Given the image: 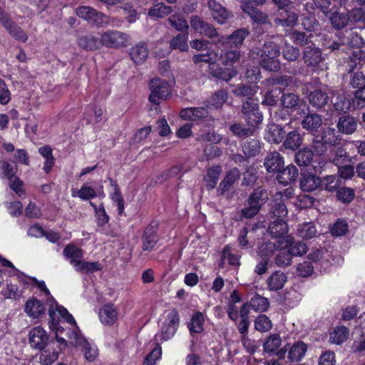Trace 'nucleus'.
<instances>
[{
    "label": "nucleus",
    "mask_w": 365,
    "mask_h": 365,
    "mask_svg": "<svg viewBox=\"0 0 365 365\" xmlns=\"http://www.w3.org/2000/svg\"><path fill=\"white\" fill-rule=\"evenodd\" d=\"M27 285H31L36 287L40 292L49 296L47 300L48 306V315H49V328L55 331L56 339L60 346L64 347L67 346V341L60 336L59 335L63 333L64 329L59 324L61 320L67 322L68 324L73 326V328L68 332V335L71 333L77 326L76 322L73 317L64 308L62 305L59 304L53 297L50 296V292L46 287L44 281H38L36 278L26 276L24 274V287Z\"/></svg>",
    "instance_id": "nucleus-1"
},
{
    "label": "nucleus",
    "mask_w": 365,
    "mask_h": 365,
    "mask_svg": "<svg viewBox=\"0 0 365 365\" xmlns=\"http://www.w3.org/2000/svg\"><path fill=\"white\" fill-rule=\"evenodd\" d=\"M258 102L251 98H248L242 106V113L247 127L241 124H234L230 127L231 131L236 136L242 138L252 135L255 128L262 121V115L258 110Z\"/></svg>",
    "instance_id": "nucleus-2"
},
{
    "label": "nucleus",
    "mask_w": 365,
    "mask_h": 365,
    "mask_svg": "<svg viewBox=\"0 0 365 365\" xmlns=\"http://www.w3.org/2000/svg\"><path fill=\"white\" fill-rule=\"evenodd\" d=\"M180 324V316L175 309L165 312L159 321L160 330L155 334L157 341H165L171 339L175 334Z\"/></svg>",
    "instance_id": "nucleus-3"
},
{
    "label": "nucleus",
    "mask_w": 365,
    "mask_h": 365,
    "mask_svg": "<svg viewBox=\"0 0 365 365\" xmlns=\"http://www.w3.org/2000/svg\"><path fill=\"white\" fill-rule=\"evenodd\" d=\"M16 162L13 160H0V178L9 180V186L16 195L23 194V181L16 175Z\"/></svg>",
    "instance_id": "nucleus-4"
},
{
    "label": "nucleus",
    "mask_w": 365,
    "mask_h": 365,
    "mask_svg": "<svg viewBox=\"0 0 365 365\" xmlns=\"http://www.w3.org/2000/svg\"><path fill=\"white\" fill-rule=\"evenodd\" d=\"M217 58V54L215 52L210 51L206 54H197L192 57V61L195 63L205 62L209 63V70L212 75L216 78H219L223 81H229L231 78L235 76L237 73L236 70L233 68H227L222 71L219 68L215 61Z\"/></svg>",
    "instance_id": "nucleus-5"
},
{
    "label": "nucleus",
    "mask_w": 365,
    "mask_h": 365,
    "mask_svg": "<svg viewBox=\"0 0 365 365\" xmlns=\"http://www.w3.org/2000/svg\"><path fill=\"white\" fill-rule=\"evenodd\" d=\"M68 339L70 343L75 347L82 348L84 356L89 361H94L98 354V349L96 346L89 342L81 334L78 326L68 334Z\"/></svg>",
    "instance_id": "nucleus-6"
},
{
    "label": "nucleus",
    "mask_w": 365,
    "mask_h": 365,
    "mask_svg": "<svg viewBox=\"0 0 365 365\" xmlns=\"http://www.w3.org/2000/svg\"><path fill=\"white\" fill-rule=\"evenodd\" d=\"M287 214L286 206L283 203L277 204L273 210V215L276 219L269 227L272 236L275 238H281V242H284V238L288 232V225L282 218Z\"/></svg>",
    "instance_id": "nucleus-7"
},
{
    "label": "nucleus",
    "mask_w": 365,
    "mask_h": 365,
    "mask_svg": "<svg viewBox=\"0 0 365 365\" xmlns=\"http://www.w3.org/2000/svg\"><path fill=\"white\" fill-rule=\"evenodd\" d=\"M175 83L173 79L167 81L160 78H154L150 83V94L149 101L158 105L170 94L171 88Z\"/></svg>",
    "instance_id": "nucleus-8"
},
{
    "label": "nucleus",
    "mask_w": 365,
    "mask_h": 365,
    "mask_svg": "<svg viewBox=\"0 0 365 365\" xmlns=\"http://www.w3.org/2000/svg\"><path fill=\"white\" fill-rule=\"evenodd\" d=\"M279 55V48L272 42L265 43L260 54V63L267 70L271 71H278L280 68L277 57Z\"/></svg>",
    "instance_id": "nucleus-9"
},
{
    "label": "nucleus",
    "mask_w": 365,
    "mask_h": 365,
    "mask_svg": "<svg viewBox=\"0 0 365 365\" xmlns=\"http://www.w3.org/2000/svg\"><path fill=\"white\" fill-rule=\"evenodd\" d=\"M129 38L128 35L118 31H107L101 35V46L118 48L127 46Z\"/></svg>",
    "instance_id": "nucleus-10"
},
{
    "label": "nucleus",
    "mask_w": 365,
    "mask_h": 365,
    "mask_svg": "<svg viewBox=\"0 0 365 365\" xmlns=\"http://www.w3.org/2000/svg\"><path fill=\"white\" fill-rule=\"evenodd\" d=\"M76 14L87 21L101 26L109 23V18L103 13L89 6H80L76 9Z\"/></svg>",
    "instance_id": "nucleus-11"
},
{
    "label": "nucleus",
    "mask_w": 365,
    "mask_h": 365,
    "mask_svg": "<svg viewBox=\"0 0 365 365\" xmlns=\"http://www.w3.org/2000/svg\"><path fill=\"white\" fill-rule=\"evenodd\" d=\"M267 199V194L264 190H256L250 197L249 206L242 210V215L248 218L253 217L258 213Z\"/></svg>",
    "instance_id": "nucleus-12"
},
{
    "label": "nucleus",
    "mask_w": 365,
    "mask_h": 365,
    "mask_svg": "<svg viewBox=\"0 0 365 365\" xmlns=\"http://www.w3.org/2000/svg\"><path fill=\"white\" fill-rule=\"evenodd\" d=\"M29 339L32 347L42 349L47 344L48 336L41 327L38 326L35 327L29 331Z\"/></svg>",
    "instance_id": "nucleus-13"
},
{
    "label": "nucleus",
    "mask_w": 365,
    "mask_h": 365,
    "mask_svg": "<svg viewBox=\"0 0 365 365\" xmlns=\"http://www.w3.org/2000/svg\"><path fill=\"white\" fill-rule=\"evenodd\" d=\"M118 312L113 304H106L102 306L98 311L100 322L106 326L113 325L118 320Z\"/></svg>",
    "instance_id": "nucleus-14"
},
{
    "label": "nucleus",
    "mask_w": 365,
    "mask_h": 365,
    "mask_svg": "<svg viewBox=\"0 0 365 365\" xmlns=\"http://www.w3.org/2000/svg\"><path fill=\"white\" fill-rule=\"evenodd\" d=\"M71 195L73 197H79L82 200H88L96 197L100 198L105 197L103 190L97 192L88 184H83L80 189H71Z\"/></svg>",
    "instance_id": "nucleus-15"
},
{
    "label": "nucleus",
    "mask_w": 365,
    "mask_h": 365,
    "mask_svg": "<svg viewBox=\"0 0 365 365\" xmlns=\"http://www.w3.org/2000/svg\"><path fill=\"white\" fill-rule=\"evenodd\" d=\"M284 164L283 157L277 152L269 153L264 159V167L269 173L280 171Z\"/></svg>",
    "instance_id": "nucleus-16"
},
{
    "label": "nucleus",
    "mask_w": 365,
    "mask_h": 365,
    "mask_svg": "<svg viewBox=\"0 0 365 365\" xmlns=\"http://www.w3.org/2000/svg\"><path fill=\"white\" fill-rule=\"evenodd\" d=\"M284 248H287L292 257H300L308 252L307 246L302 242H294L292 237L287 236L284 238Z\"/></svg>",
    "instance_id": "nucleus-17"
},
{
    "label": "nucleus",
    "mask_w": 365,
    "mask_h": 365,
    "mask_svg": "<svg viewBox=\"0 0 365 365\" xmlns=\"http://www.w3.org/2000/svg\"><path fill=\"white\" fill-rule=\"evenodd\" d=\"M0 24L16 38H22V33L16 31V24L1 6H0Z\"/></svg>",
    "instance_id": "nucleus-18"
},
{
    "label": "nucleus",
    "mask_w": 365,
    "mask_h": 365,
    "mask_svg": "<svg viewBox=\"0 0 365 365\" xmlns=\"http://www.w3.org/2000/svg\"><path fill=\"white\" fill-rule=\"evenodd\" d=\"M208 6L213 18L220 24H224L230 17L228 11L215 0H209Z\"/></svg>",
    "instance_id": "nucleus-19"
},
{
    "label": "nucleus",
    "mask_w": 365,
    "mask_h": 365,
    "mask_svg": "<svg viewBox=\"0 0 365 365\" xmlns=\"http://www.w3.org/2000/svg\"><path fill=\"white\" fill-rule=\"evenodd\" d=\"M208 112L204 108H186L181 110L180 117L185 120H197L207 116Z\"/></svg>",
    "instance_id": "nucleus-20"
},
{
    "label": "nucleus",
    "mask_w": 365,
    "mask_h": 365,
    "mask_svg": "<svg viewBox=\"0 0 365 365\" xmlns=\"http://www.w3.org/2000/svg\"><path fill=\"white\" fill-rule=\"evenodd\" d=\"M287 280V277L284 273L277 271L268 277L267 283L269 290L277 291L283 288Z\"/></svg>",
    "instance_id": "nucleus-21"
},
{
    "label": "nucleus",
    "mask_w": 365,
    "mask_h": 365,
    "mask_svg": "<svg viewBox=\"0 0 365 365\" xmlns=\"http://www.w3.org/2000/svg\"><path fill=\"white\" fill-rule=\"evenodd\" d=\"M349 330L344 326H336L329 333V342L340 345L346 341Z\"/></svg>",
    "instance_id": "nucleus-22"
},
{
    "label": "nucleus",
    "mask_w": 365,
    "mask_h": 365,
    "mask_svg": "<svg viewBox=\"0 0 365 365\" xmlns=\"http://www.w3.org/2000/svg\"><path fill=\"white\" fill-rule=\"evenodd\" d=\"M299 185L304 192H312L320 187L321 179L314 175H304L300 180Z\"/></svg>",
    "instance_id": "nucleus-23"
},
{
    "label": "nucleus",
    "mask_w": 365,
    "mask_h": 365,
    "mask_svg": "<svg viewBox=\"0 0 365 365\" xmlns=\"http://www.w3.org/2000/svg\"><path fill=\"white\" fill-rule=\"evenodd\" d=\"M24 310L28 316L33 318H38L43 314L45 308L43 304L36 299H31L26 302Z\"/></svg>",
    "instance_id": "nucleus-24"
},
{
    "label": "nucleus",
    "mask_w": 365,
    "mask_h": 365,
    "mask_svg": "<svg viewBox=\"0 0 365 365\" xmlns=\"http://www.w3.org/2000/svg\"><path fill=\"white\" fill-rule=\"evenodd\" d=\"M204 314L200 312H195L187 324L190 334L202 333L204 330Z\"/></svg>",
    "instance_id": "nucleus-25"
},
{
    "label": "nucleus",
    "mask_w": 365,
    "mask_h": 365,
    "mask_svg": "<svg viewBox=\"0 0 365 365\" xmlns=\"http://www.w3.org/2000/svg\"><path fill=\"white\" fill-rule=\"evenodd\" d=\"M297 176V168L293 165H289L286 168L279 172V174L277 176V180L281 184L288 185L295 181Z\"/></svg>",
    "instance_id": "nucleus-26"
},
{
    "label": "nucleus",
    "mask_w": 365,
    "mask_h": 365,
    "mask_svg": "<svg viewBox=\"0 0 365 365\" xmlns=\"http://www.w3.org/2000/svg\"><path fill=\"white\" fill-rule=\"evenodd\" d=\"M284 131L276 124H270L265 133V139L270 143H279L284 138Z\"/></svg>",
    "instance_id": "nucleus-27"
},
{
    "label": "nucleus",
    "mask_w": 365,
    "mask_h": 365,
    "mask_svg": "<svg viewBox=\"0 0 365 365\" xmlns=\"http://www.w3.org/2000/svg\"><path fill=\"white\" fill-rule=\"evenodd\" d=\"M74 269L76 272L83 274L92 273L96 271L101 270L103 268L102 264L98 262H86L83 259L79 262H74Z\"/></svg>",
    "instance_id": "nucleus-28"
},
{
    "label": "nucleus",
    "mask_w": 365,
    "mask_h": 365,
    "mask_svg": "<svg viewBox=\"0 0 365 365\" xmlns=\"http://www.w3.org/2000/svg\"><path fill=\"white\" fill-rule=\"evenodd\" d=\"M130 56L135 63H142L148 56V49L143 43H139L132 47Z\"/></svg>",
    "instance_id": "nucleus-29"
},
{
    "label": "nucleus",
    "mask_w": 365,
    "mask_h": 365,
    "mask_svg": "<svg viewBox=\"0 0 365 365\" xmlns=\"http://www.w3.org/2000/svg\"><path fill=\"white\" fill-rule=\"evenodd\" d=\"M338 129L345 134L353 133L357 128V122L351 116L341 117L337 123Z\"/></svg>",
    "instance_id": "nucleus-30"
},
{
    "label": "nucleus",
    "mask_w": 365,
    "mask_h": 365,
    "mask_svg": "<svg viewBox=\"0 0 365 365\" xmlns=\"http://www.w3.org/2000/svg\"><path fill=\"white\" fill-rule=\"evenodd\" d=\"M78 43L80 47L86 50H96L101 46V39L92 36L86 35L81 36L78 40Z\"/></svg>",
    "instance_id": "nucleus-31"
},
{
    "label": "nucleus",
    "mask_w": 365,
    "mask_h": 365,
    "mask_svg": "<svg viewBox=\"0 0 365 365\" xmlns=\"http://www.w3.org/2000/svg\"><path fill=\"white\" fill-rule=\"evenodd\" d=\"M304 58L305 63L311 66H317L322 61L321 51L318 48L307 47L304 51Z\"/></svg>",
    "instance_id": "nucleus-32"
},
{
    "label": "nucleus",
    "mask_w": 365,
    "mask_h": 365,
    "mask_svg": "<svg viewBox=\"0 0 365 365\" xmlns=\"http://www.w3.org/2000/svg\"><path fill=\"white\" fill-rule=\"evenodd\" d=\"M328 102L329 96L327 93L322 90H315L309 95L310 104L317 108L324 106Z\"/></svg>",
    "instance_id": "nucleus-33"
},
{
    "label": "nucleus",
    "mask_w": 365,
    "mask_h": 365,
    "mask_svg": "<svg viewBox=\"0 0 365 365\" xmlns=\"http://www.w3.org/2000/svg\"><path fill=\"white\" fill-rule=\"evenodd\" d=\"M63 254L69 259L73 267H75L74 262H79L83 256L82 250L73 245H67L63 250Z\"/></svg>",
    "instance_id": "nucleus-34"
},
{
    "label": "nucleus",
    "mask_w": 365,
    "mask_h": 365,
    "mask_svg": "<svg viewBox=\"0 0 365 365\" xmlns=\"http://www.w3.org/2000/svg\"><path fill=\"white\" fill-rule=\"evenodd\" d=\"M307 350V346L304 342L297 341L289 349L288 358L291 361H299L304 356Z\"/></svg>",
    "instance_id": "nucleus-35"
},
{
    "label": "nucleus",
    "mask_w": 365,
    "mask_h": 365,
    "mask_svg": "<svg viewBox=\"0 0 365 365\" xmlns=\"http://www.w3.org/2000/svg\"><path fill=\"white\" fill-rule=\"evenodd\" d=\"M221 172L222 169L220 166H213L207 170L204 177V181L207 187L212 189L215 187Z\"/></svg>",
    "instance_id": "nucleus-36"
},
{
    "label": "nucleus",
    "mask_w": 365,
    "mask_h": 365,
    "mask_svg": "<svg viewBox=\"0 0 365 365\" xmlns=\"http://www.w3.org/2000/svg\"><path fill=\"white\" fill-rule=\"evenodd\" d=\"M284 242L279 241V247L281 249L277 255L275 262L279 267L289 266L292 262V255L289 253L287 248H284Z\"/></svg>",
    "instance_id": "nucleus-37"
},
{
    "label": "nucleus",
    "mask_w": 365,
    "mask_h": 365,
    "mask_svg": "<svg viewBox=\"0 0 365 365\" xmlns=\"http://www.w3.org/2000/svg\"><path fill=\"white\" fill-rule=\"evenodd\" d=\"M322 124V118L317 114L307 115L302 121L303 128L310 131L316 130Z\"/></svg>",
    "instance_id": "nucleus-38"
},
{
    "label": "nucleus",
    "mask_w": 365,
    "mask_h": 365,
    "mask_svg": "<svg viewBox=\"0 0 365 365\" xmlns=\"http://www.w3.org/2000/svg\"><path fill=\"white\" fill-rule=\"evenodd\" d=\"M280 16L282 18L276 19L275 23L282 26L292 27L297 21V16L294 13L288 11L287 10H284L282 12Z\"/></svg>",
    "instance_id": "nucleus-39"
},
{
    "label": "nucleus",
    "mask_w": 365,
    "mask_h": 365,
    "mask_svg": "<svg viewBox=\"0 0 365 365\" xmlns=\"http://www.w3.org/2000/svg\"><path fill=\"white\" fill-rule=\"evenodd\" d=\"M187 39V34H178L171 40L170 47L171 49L187 51L188 50Z\"/></svg>",
    "instance_id": "nucleus-40"
},
{
    "label": "nucleus",
    "mask_w": 365,
    "mask_h": 365,
    "mask_svg": "<svg viewBox=\"0 0 365 365\" xmlns=\"http://www.w3.org/2000/svg\"><path fill=\"white\" fill-rule=\"evenodd\" d=\"M301 143L302 137L300 134L297 131H292L289 133L283 145L286 148L294 150L299 148Z\"/></svg>",
    "instance_id": "nucleus-41"
},
{
    "label": "nucleus",
    "mask_w": 365,
    "mask_h": 365,
    "mask_svg": "<svg viewBox=\"0 0 365 365\" xmlns=\"http://www.w3.org/2000/svg\"><path fill=\"white\" fill-rule=\"evenodd\" d=\"M172 11L171 7L162 3L155 4L148 11V15L153 18H163Z\"/></svg>",
    "instance_id": "nucleus-42"
},
{
    "label": "nucleus",
    "mask_w": 365,
    "mask_h": 365,
    "mask_svg": "<svg viewBox=\"0 0 365 365\" xmlns=\"http://www.w3.org/2000/svg\"><path fill=\"white\" fill-rule=\"evenodd\" d=\"M143 248L144 250H150L155 245L158 237L155 235V231L150 227H148L143 235Z\"/></svg>",
    "instance_id": "nucleus-43"
},
{
    "label": "nucleus",
    "mask_w": 365,
    "mask_h": 365,
    "mask_svg": "<svg viewBox=\"0 0 365 365\" xmlns=\"http://www.w3.org/2000/svg\"><path fill=\"white\" fill-rule=\"evenodd\" d=\"M247 35V32L245 29H239L227 38L226 41H223V43L237 47L242 43Z\"/></svg>",
    "instance_id": "nucleus-44"
},
{
    "label": "nucleus",
    "mask_w": 365,
    "mask_h": 365,
    "mask_svg": "<svg viewBox=\"0 0 365 365\" xmlns=\"http://www.w3.org/2000/svg\"><path fill=\"white\" fill-rule=\"evenodd\" d=\"M337 138L336 136L335 130L334 128H327L323 131L322 136V142H317L314 148L324 146V144L334 145L336 143Z\"/></svg>",
    "instance_id": "nucleus-45"
},
{
    "label": "nucleus",
    "mask_w": 365,
    "mask_h": 365,
    "mask_svg": "<svg viewBox=\"0 0 365 365\" xmlns=\"http://www.w3.org/2000/svg\"><path fill=\"white\" fill-rule=\"evenodd\" d=\"M281 344V338L278 334L270 335L263 344L264 351L274 353Z\"/></svg>",
    "instance_id": "nucleus-46"
},
{
    "label": "nucleus",
    "mask_w": 365,
    "mask_h": 365,
    "mask_svg": "<svg viewBox=\"0 0 365 365\" xmlns=\"http://www.w3.org/2000/svg\"><path fill=\"white\" fill-rule=\"evenodd\" d=\"M250 304L256 312H265L269 307L268 299L258 294L251 299Z\"/></svg>",
    "instance_id": "nucleus-47"
},
{
    "label": "nucleus",
    "mask_w": 365,
    "mask_h": 365,
    "mask_svg": "<svg viewBox=\"0 0 365 365\" xmlns=\"http://www.w3.org/2000/svg\"><path fill=\"white\" fill-rule=\"evenodd\" d=\"M240 171L237 168L232 169L220 183V189L222 191L227 190L230 186L239 178Z\"/></svg>",
    "instance_id": "nucleus-48"
},
{
    "label": "nucleus",
    "mask_w": 365,
    "mask_h": 365,
    "mask_svg": "<svg viewBox=\"0 0 365 365\" xmlns=\"http://www.w3.org/2000/svg\"><path fill=\"white\" fill-rule=\"evenodd\" d=\"M255 327L260 332H266L272 329V323L266 315L260 314L255 321Z\"/></svg>",
    "instance_id": "nucleus-49"
},
{
    "label": "nucleus",
    "mask_w": 365,
    "mask_h": 365,
    "mask_svg": "<svg viewBox=\"0 0 365 365\" xmlns=\"http://www.w3.org/2000/svg\"><path fill=\"white\" fill-rule=\"evenodd\" d=\"M297 232L300 237L303 239H309L316 235L317 230L313 223L307 222L300 225Z\"/></svg>",
    "instance_id": "nucleus-50"
},
{
    "label": "nucleus",
    "mask_w": 365,
    "mask_h": 365,
    "mask_svg": "<svg viewBox=\"0 0 365 365\" xmlns=\"http://www.w3.org/2000/svg\"><path fill=\"white\" fill-rule=\"evenodd\" d=\"M241 8L245 12L247 13L255 22L260 24L265 22L267 16L262 12L257 10L254 6L242 5Z\"/></svg>",
    "instance_id": "nucleus-51"
},
{
    "label": "nucleus",
    "mask_w": 365,
    "mask_h": 365,
    "mask_svg": "<svg viewBox=\"0 0 365 365\" xmlns=\"http://www.w3.org/2000/svg\"><path fill=\"white\" fill-rule=\"evenodd\" d=\"M312 158L313 153L309 148H304L299 150L295 155L296 162L300 166L309 164Z\"/></svg>",
    "instance_id": "nucleus-52"
},
{
    "label": "nucleus",
    "mask_w": 365,
    "mask_h": 365,
    "mask_svg": "<svg viewBox=\"0 0 365 365\" xmlns=\"http://www.w3.org/2000/svg\"><path fill=\"white\" fill-rule=\"evenodd\" d=\"M110 183L113 187V192L110 193V198L117 205L119 212H121L124 208V203L120 195V189L113 181L111 180Z\"/></svg>",
    "instance_id": "nucleus-53"
},
{
    "label": "nucleus",
    "mask_w": 365,
    "mask_h": 365,
    "mask_svg": "<svg viewBox=\"0 0 365 365\" xmlns=\"http://www.w3.org/2000/svg\"><path fill=\"white\" fill-rule=\"evenodd\" d=\"M314 201V198L309 195H301L295 199L294 204L300 209H305L312 207Z\"/></svg>",
    "instance_id": "nucleus-54"
},
{
    "label": "nucleus",
    "mask_w": 365,
    "mask_h": 365,
    "mask_svg": "<svg viewBox=\"0 0 365 365\" xmlns=\"http://www.w3.org/2000/svg\"><path fill=\"white\" fill-rule=\"evenodd\" d=\"M275 245L273 242H264L258 249V255L261 258L269 259L274 252Z\"/></svg>",
    "instance_id": "nucleus-55"
},
{
    "label": "nucleus",
    "mask_w": 365,
    "mask_h": 365,
    "mask_svg": "<svg viewBox=\"0 0 365 365\" xmlns=\"http://www.w3.org/2000/svg\"><path fill=\"white\" fill-rule=\"evenodd\" d=\"M227 100V93L220 91L217 92L210 101V108H218L221 107Z\"/></svg>",
    "instance_id": "nucleus-56"
},
{
    "label": "nucleus",
    "mask_w": 365,
    "mask_h": 365,
    "mask_svg": "<svg viewBox=\"0 0 365 365\" xmlns=\"http://www.w3.org/2000/svg\"><path fill=\"white\" fill-rule=\"evenodd\" d=\"M8 212L12 217H19L23 213V205L20 201H14L5 204Z\"/></svg>",
    "instance_id": "nucleus-57"
},
{
    "label": "nucleus",
    "mask_w": 365,
    "mask_h": 365,
    "mask_svg": "<svg viewBox=\"0 0 365 365\" xmlns=\"http://www.w3.org/2000/svg\"><path fill=\"white\" fill-rule=\"evenodd\" d=\"M90 205L95 210L98 225H103L106 224L108 222L109 217L106 214L104 207L102 205L98 207L91 202H90Z\"/></svg>",
    "instance_id": "nucleus-58"
},
{
    "label": "nucleus",
    "mask_w": 365,
    "mask_h": 365,
    "mask_svg": "<svg viewBox=\"0 0 365 365\" xmlns=\"http://www.w3.org/2000/svg\"><path fill=\"white\" fill-rule=\"evenodd\" d=\"M162 355V349L159 345H157L151 352L146 356L143 365H155Z\"/></svg>",
    "instance_id": "nucleus-59"
},
{
    "label": "nucleus",
    "mask_w": 365,
    "mask_h": 365,
    "mask_svg": "<svg viewBox=\"0 0 365 365\" xmlns=\"http://www.w3.org/2000/svg\"><path fill=\"white\" fill-rule=\"evenodd\" d=\"M58 351L47 349L41 353L40 356V361L44 365H49L58 359Z\"/></svg>",
    "instance_id": "nucleus-60"
},
{
    "label": "nucleus",
    "mask_w": 365,
    "mask_h": 365,
    "mask_svg": "<svg viewBox=\"0 0 365 365\" xmlns=\"http://www.w3.org/2000/svg\"><path fill=\"white\" fill-rule=\"evenodd\" d=\"M334 108L339 112H347L351 108L350 101L345 96H338L334 103Z\"/></svg>",
    "instance_id": "nucleus-61"
},
{
    "label": "nucleus",
    "mask_w": 365,
    "mask_h": 365,
    "mask_svg": "<svg viewBox=\"0 0 365 365\" xmlns=\"http://www.w3.org/2000/svg\"><path fill=\"white\" fill-rule=\"evenodd\" d=\"M170 24L178 31L187 30L188 24L186 20L178 15H173L169 18Z\"/></svg>",
    "instance_id": "nucleus-62"
},
{
    "label": "nucleus",
    "mask_w": 365,
    "mask_h": 365,
    "mask_svg": "<svg viewBox=\"0 0 365 365\" xmlns=\"http://www.w3.org/2000/svg\"><path fill=\"white\" fill-rule=\"evenodd\" d=\"M338 185L336 177L334 175H329L324 178L322 180H321L320 187L326 190L333 191L337 187Z\"/></svg>",
    "instance_id": "nucleus-63"
},
{
    "label": "nucleus",
    "mask_w": 365,
    "mask_h": 365,
    "mask_svg": "<svg viewBox=\"0 0 365 365\" xmlns=\"http://www.w3.org/2000/svg\"><path fill=\"white\" fill-rule=\"evenodd\" d=\"M354 191L350 188L342 187L337 192L338 200L344 203L350 202L354 199Z\"/></svg>",
    "instance_id": "nucleus-64"
}]
</instances>
